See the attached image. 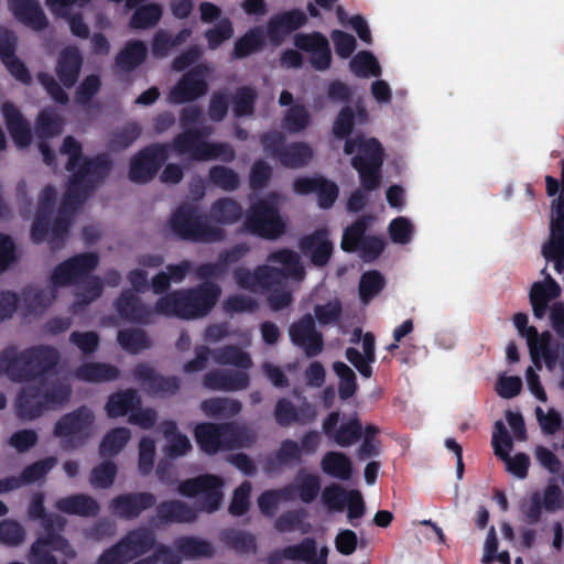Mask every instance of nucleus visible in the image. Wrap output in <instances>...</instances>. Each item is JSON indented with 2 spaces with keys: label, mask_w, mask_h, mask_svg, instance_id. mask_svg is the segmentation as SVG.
Listing matches in <instances>:
<instances>
[{
  "label": "nucleus",
  "mask_w": 564,
  "mask_h": 564,
  "mask_svg": "<svg viewBox=\"0 0 564 564\" xmlns=\"http://www.w3.org/2000/svg\"><path fill=\"white\" fill-rule=\"evenodd\" d=\"M354 127L355 111L346 105L339 110L333 123V134L339 140L346 139L344 144L345 154L350 155L357 152L351 158L350 165L357 171L360 185L366 191H376L380 187L382 181L381 170L384 161V150L376 138L367 139L364 135L349 138Z\"/></svg>",
  "instance_id": "f257e3e1"
},
{
  "label": "nucleus",
  "mask_w": 564,
  "mask_h": 564,
  "mask_svg": "<svg viewBox=\"0 0 564 564\" xmlns=\"http://www.w3.org/2000/svg\"><path fill=\"white\" fill-rule=\"evenodd\" d=\"M43 492H35L28 506V517L40 521L43 534L39 535L30 546L28 561L30 564H68L77 557V551L69 540L63 535L67 520L54 512H47Z\"/></svg>",
  "instance_id": "f03ea898"
},
{
  "label": "nucleus",
  "mask_w": 564,
  "mask_h": 564,
  "mask_svg": "<svg viewBox=\"0 0 564 564\" xmlns=\"http://www.w3.org/2000/svg\"><path fill=\"white\" fill-rule=\"evenodd\" d=\"M221 289L209 281L188 288L174 290L158 299L155 311L165 317L196 319L206 316L216 305Z\"/></svg>",
  "instance_id": "7ed1b4c3"
},
{
  "label": "nucleus",
  "mask_w": 564,
  "mask_h": 564,
  "mask_svg": "<svg viewBox=\"0 0 564 564\" xmlns=\"http://www.w3.org/2000/svg\"><path fill=\"white\" fill-rule=\"evenodd\" d=\"M58 359V351L52 346H33L18 351L11 345L0 352V372L14 382H28L47 373Z\"/></svg>",
  "instance_id": "20e7f679"
},
{
  "label": "nucleus",
  "mask_w": 564,
  "mask_h": 564,
  "mask_svg": "<svg viewBox=\"0 0 564 564\" xmlns=\"http://www.w3.org/2000/svg\"><path fill=\"white\" fill-rule=\"evenodd\" d=\"M171 231L181 240L212 243L223 241L225 231L210 225L207 216L191 204L178 206L169 220Z\"/></svg>",
  "instance_id": "39448f33"
},
{
  "label": "nucleus",
  "mask_w": 564,
  "mask_h": 564,
  "mask_svg": "<svg viewBox=\"0 0 564 564\" xmlns=\"http://www.w3.org/2000/svg\"><path fill=\"white\" fill-rule=\"evenodd\" d=\"M155 533L145 527L129 530L117 543L106 549L97 564H128L156 546Z\"/></svg>",
  "instance_id": "423d86ee"
},
{
  "label": "nucleus",
  "mask_w": 564,
  "mask_h": 564,
  "mask_svg": "<svg viewBox=\"0 0 564 564\" xmlns=\"http://www.w3.org/2000/svg\"><path fill=\"white\" fill-rule=\"evenodd\" d=\"M246 431L236 423H198L194 429L195 441L207 455L231 451L243 446Z\"/></svg>",
  "instance_id": "0eeeda50"
},
{
  "label": "nucleus",
  "mask_w": 564,
  "mask_h": 564,
  "mask_svg": "<svg viewBox=\"0 0 564 564\" xmlns=\"http://www.w3.org/2000/svg\"><path fill=\"white\" fill-rule=\"evenodd\" d=\"M243 228L247 232L267 240H276L284 235L286 225L278 206L267 199L253 203L247 212Z\"/></svg>",
  "instance_id": "6e6552de"
},
{
  "label": "nucleus",
  "mask_w": 564,
  "mask_h": 564,
  "mask_svg": "<svg viewBox=\"0 0 564 564\" xmlns=\"http://www.w3.org/2000/svg\"><path fill=\"white\" fill-rule=\"evenodd\" d=\"M93 411L82 405L76 410L64 414L54 425V435L63 438L64 449L77 448L86 442L89 430L94 423Z\"/></svg>",
  "instance_id": "1a4fd4ad"
},
{
  "label": "nucleus",
  "mask_w": 564,
  "mask_h": 564,
  "mask_svg": "<svg viewBox=\"0 0 564 564\" xmlns=\"http://www.w3.org/2000/svg\"><path fill=\"white\" fill-rule=\"evenodd\" d=\"M170 155L167 143L150 144L130 160L129 178L133 183L145 184L153 180Z\"/></svg>",
  "instance_id": "9d476101"
},
{
  "label": "nucleus",
  "mask_w": 564,
  "mask_h": 564,
  "mask_svg": "<svg viewBox=\"0 0 564 564\" xmlns=\"http://www.w3.org/2000/svg\"><path fill=\"white\" fill-rule=\"evenodd\" d=\"M99 263V257L93 252L75 254L55 267L51 275V283L55 288L78 284L88 276Z\"/></svg>",
  "instance_id": "9b49d317"
},
{
  "label": "nucleus",
  "mask_w": 564,
  "mask_h": 564,
  "mask_svg": "<svg viewBox=\"0 0 564 564\" xmlns=\"http://www.w3.org/2000/svg\"><path fill=\"white\" fill-rule=\"evenodd\" d=\"M133 379L148 395L170 398L181 389V380L176 376H163L145 362H139L132 369Z\"/></svg>",
  "instance_id": "f8f14e48"
},
{
  "label": "nucleus",
  "mask_w": 564,
  "mask_h": 564,
  "mask_svg": "<svg viewBox=\"0 0 564 564\" xmlns=\"http://www.w3.org/2000/svg\"><path fill=\"white\" fill-rule=\"evenodd\" d=\"M207 67L197 65L184 73L169 93V101L174 105L193 102L208 91Z\"/></svg>",
  "instance_id": "ddd939ff"
},
{
  "label": "nucleus",
  "mask_w": 564,
  "mask_h": 564,
  "mask_svg": "<svg viewBox=\"0 0 564 564\" xmlns=\"http://www.w3.org/2000/svg\"><path fill=\"white\" fill-rule=\"evenodd\" d=\"M289 336L291 343L301 348L308 358L316 357L324 350L323 334L316 329L315 319L310 313L290 325Z\"/></svg>",
  "instance_id": "4468645a"
},
{
  "label": "nucleus",
  "mask_w": 564,
  "mask_h": 564,
  "mask_svg": "<svg viewBox=\"0 0 564 564\" xmlns=\"http://www.w3.org/2000/svg\"><path fill=\"white\" fill-rule=\"evenodd\" d=\"M339 411L330 412L322 423V430L325 436L340 447H350L360 441L362 436V424L357 413L341 422Z\"/></svg>",
  "instance_id": "2eb2a0df"
},
{
  "label": "nucleus",
  "mask_w": 564,
  "mask_h": 564,
  "mask_svg": "<svg viewBox=\"0 0 564 564\" xmlns=\"http://www.w3.org/2000/svg\"><path fill=\"white\" fill-rule=\"evenodd\" d=\"M293 191L299 195L316 194L318 207L329 209L339 195V187L322 175L300 176L293 182Z\"/></svg>",
  "instance_id": "dca6fc26"
},
{
  "label": "nucleus",
  "mask_w": 564,
  "mask_h": 564,
  "mask_svg": "<svg viewBox=\"0 0 564 564\" xmlns=\"http://www.w3.org/2000/svg\"><path fill=\"white\" fill-rule=\"evenodd\" d=\"M113 162L107 153H99L91 158H85L75 169L72 176L93 192L96 185L102 183L110 174Z\"/></svg>",
  "instance_id": "f3484780"
},
{
  "label": "nucleus",
  "mask_w": 564,
  "mask_h": 564,
  "mask_svg": "<svg viewBox=\"0 0 564 564\" xmlns=\"http://www.w3.org/2000/svg\"><path fill=\"white\" fill-rule=\"evenodd\" d=\"M113 306L121 319L139 325L152 324L154 314H158L155 306L151 307L143 303L142 300L129 289L120 293Z\"/></svg>",
  "instance_id": "a211bd4d"
},
{
  "label": "nucleus",
  "mask_w": 564,
  "mask_h": 564,
  "mask_svg": "<svg viewBox=\"0 0 564 564\" xmlns=\"http://www.w3.org/2000/svg\"><path fill=\"white\" fill-rule=\"evenodd\" d=\"M155 503L156 497L151 492H128L112 498L109 508L111 513L119 519L134 520Z\"/></svg>",
  "instance_id": "6ab92c4d"
},
{
  "label": "nucleus",
  "mask_w": 564,
  "mask_h": 564,
  "mask_svg": "<svg viewBox=\"0 0 564 564\" xmlns=\"http://www.w3.org/2000/svg\"><path fill=\"white\" fill-rule=\"evenodd\" d=\"M294 45L301 51L311 53L310 63L314 69L326 70L330 67L329 42L321 32L297 33L294 36Z\"/></svg>",
  "instance_id": "aec40b11"
},
{
  "label": "nucleus",
  "mask_w": 564,
  "mask_h": 564,
  "mask_svg": "<svg viewBox=\"0 0 564 564\" xmlns=\"http://www.w3.org/2000/svg\"><path fill=\"white\" fill-rule=\"evenodd\" d=\"M326 228L316 229L310 235L303 236L299 241V248L305 257H310L315 267H325L334 250Z\"/></svg>",
  "instance_id": "412c9836"
},
{
  "label": "nucleus",
  "mask_w": 564,
  "mask_h": 564,
  "mask_svg": "<svg viewBox=\"0 0 564 564\" xmlns=\"http://www.w3.org/2000/svg\"><path fill=\"white\" fill-rule=\"evenodd\" d=\"M306 21V15L299 9L278 13L269 19L264 33L272 44L280 45L288 34L302 28Z\"/></svg>",
  "instance_id": "4be33fe9"
},
{
  "label": "nucleus",
  "mask_w": 564,
  "mask_h": 564,
  "mask_svg": "<svg viewBox=\"0 0 564 564\" xmlns=\"http://www.w3.org/2000/svg\"><path fill=\"white\" fill-rule=\"evenodd\" d=\"M17 36L12 32H6L0 37V59L15 80L29 86L32 83V76L24 62L17 56Z\"/></svg>",
  "instance_id": "5701e85b"
},
{
  "label": "nucleus",
  "mask_w": 564,
  "mask_h": 564,
  "mask_svg": "<svg viewBox=\"0 0 564 564\" xmlns=\"http://www.w3.org/2000/svg\"><path fill=\"white\" fill-rule=\"evenodd\" d=\"M203 384L214 391H241L249 387L250 378L242 370L215 369L204 375Z\"/></svg>",
  "instance_id": "b1692460"
},
{
  "label": "nucleus",
  "mask_w": 564,
  "mask_h": 564,
  "mask_svg": "<svg viewBox=\"0 0 564 564\" xmlns=\"http://www.w3.org/2000/svg\"><path fill=\"white\" fill-rule=\"evenodd\" d=\"M13 17L23 25L40 32L48 26V20L37 0H7Z\"/></svg>",
  "instance_id": "393cba45"
},
{
  "label": "nucleus",
  "mask_w": 564,
  "mask_h": 564,
  "mask_svg": "<svg viewBox=\"0 0 564 564\" xmlns=\"http://www.w3.org/2000/svg\"><path fill=\"white\" fill-rule=\"evenodd\" d=\"M1 111L14 144L18 148L29 147L32 142V130L20 109L14 104L6 101L1 106Z\"/></svg>",
  "instance_id": "a878e982"
},
{
  "label": "nucleus",
  "mask_w": 564,
  "mask_h": 564,
  "mask_svg": "<svg viewBox=\"0 0 564 564\" xmlns=\"http://www.w3.org/2000/svg\"><path fill=\"white\" fill-rule=\"evenodd\" d=\"M45 411L42 383L29 384L20 389L15 401V413L21 420H35Z\"/></svg>",
  "instance_id": "bb28decb"
},
{
  "label": "nucleus",
  "mask_w": 564,
  "mask_h": 564,
  "mask_svg": "<svg viewBox=\"0 0 564 564\" xmlns=\"http://www.w3.org/2000/svg\"><path fill=\"white\" fill-rule=\"evenodd\" d=\"M83 56L76 46L63 48L57 57L55 73L65 88H72L78 80Z\"/></svg>",
  "instance_id": "cd10ccee"
},
{
  "label": "nucleus",
  "mask_w": 564,
  "mask_h": 564,
  "mask_svg": "<svg viewBox=\"0 0 564 564\" xmlns=\"http://www.w3.org/2000/svg\"><path fill=\"white\" fill-rule=\"evenodd\" d=\"M289 561H301L305 564H328L329 550L327 546L317 549L314 538L306 536L300 543L283 547Z\"/></svg>",
  "instance_id": "c85d7f7f"
},
{
  "label": "nucleus",
  "mask_w": 564,
  "mask_h": 564,
  "mask_svg": "<svg viewBox=\"0 0 564 564\" xmlns=\"http://www.w3.org/2000/svg\"><path fill=\"white\" fill-rule=\"evenodd\" d=\"M561 294V286L551 276L544 282H535L530 290V303L534 317L541 319L549 310V302L557 299Z\"/></svg>",
  "instance_id": "c756f323"
},
{
  "label": "nucleus",
  "mask_w": 564,
  "mask_h": 564,
  "mask_svg": "<svg viewBox=\"0 0 564 564\" xmlns=\"http://www.w3.org/2000/svg\"><path fill=\"white\" fill-rule=\"evenodd\" d=\"M55 508L63 513L79 517H96L100 510L97 500L85 494L59 498L55 502Z\"/></svg>",
  "instance_id": "7c9ffc66"
},
{
  "label": "nucleus",
  "mask_w": 564,
  "mask_h": 564,
  "mask_svg": "<svg viewBox=\"0 0 564 564\" xmlns=\"http://www.w3.org/2000/svg\"><path fill=\"white\" fill-rule=\"evenodd\" d=\"M156 518L162 524L191 523L196 520V511L181 500H165L156 506Z\"/></svg>",
  "instance_id": "2f4dec72"
},
{
  "label": "nucleus",
  "mask_w": 564,
  "mask_h": 564,
  "mask_svg": "<svg viewBox=\"0 0 564 564\" xmlns=\"http://www.w3.org/2000/svg\"><path fill=\"white\" fill-rule=\"evenodd\" d=\"M74 377L84 382L99 383L119 379L120 370L110 364L89 361L74 370Z\"/></svg>",
  "instance_id": "473e14b6"
},
{
  "label": "nucleus",
  "mask_w": 564,
  "mask_h": 564,
  "mask_svg": "<svg viewBox=\"0 0 564 564\" xmlns=\"http://www.w3.org/2000/svg\"><path fill=\"white\" fill-rule=\"evenodd\" d=\"M198 133L192 129H185L183 132L175 135L170 145L178 155H189L193 161L204 162L203 153L206 152L205 144H208L207 140H198Z\"/></svg>",
  "instance_id": "72a5a7b5"
},
{
  "label": "nucleus",
  "mask_w": 564,
  "mask_h": 564,
  "mask_svg": "<svg viewBox=\"0 0 564 564\" xmlns=\"http://www.w3.org/2000/svg\"><path fill=\"white\" fill-rule=\"evenodd\" d=\"M141 398L134 389H126L111 393L106 403L107 415L111 419L124 416L141 405Z\"/></svg>",
  "instance_id": "f704fd0d"
},
{
  "label": "nucleus",
  "mask_w": 564,
  "mask_h": 564,
  "mask_svg": "<svg viewBox=\"0 0 564 564\" xmlns=\"http://www.w3.org/2000/svg\"><path fill=\"white\" fill-rule=\"evenodd\" d=\"M264 46V30L261 26H254L249 29L235 42L231 57L234 59H243L254 53L262 51Z\"/></svg>",
  "instance_id": "c9c22d12"
},
{
  "label": "nucleus",
  "mask_w": 564,
  "mask_h": 564,
  "mask_svg": "<svg viewBox=\"0 0 564 564\" xmlns=\"http://www.w3.org/2000/svg\"><path fill=\"white\" fill-rule=\"evenodd\" d=\"M175 553L183 558L213 557L215 554L214 546L210 542L195 538L181 536L174 541Z\"/></svg>",
  "instance_id": "e433bc0d"
},
{
  "label": "nucleus",
  "mask_w": 564,
  "mask_h": 564,
  "mask_svg": "<svg viewBox=\"0 0 564 564\" xmlns=\"http://www.w3.org/2000/svg\"><path fill=\"white\" fill-rule=\"evenodd\" d=\"M209 217L221 225H232L242 217V207L230 197L216 199L209 208Z\"/></svg>",
  "instance_id": "4c0bfd02"
},
{
  "label": "nucleus",
  "mask_w": 564,
  "mask_h": 564,
  "mask_svg": "<svg viewBox=\"0 0 564 564\" xmlns=\"http://www.w3.org/2000/svg\"><path fill=\"white\" fill-rule=\"evenodd\" d=\"M147 46L142 41H128L116 56V65L121 70L131 72L147 58Z\"/></svg>",
  "instance_id": "58836bf2"
},
{
  "label": "nucleus",
  "mask_w": 564,
  "mask_h": 564,
  "mask_svg": "<svg viewBox=\"0 0 564 564\" xmlns=\"http://www.w3.org/2000/svg\"><path fill=\"white\" fill-rule=\"evenodd\" d=\"M322 470L334 478L348 480L352 474L350 458L341 452H327L321 462Z\"/></svg>",
  "instance_id": "ea45409f"
},
{
  "label": "nucleus",
  "mask_w": 564,
  "mask_h": 564,
  "mask_svg": "<svg viewBox=\"0 0 564 564\" xmlns=\"http://www.w3.org/2000/svg\"><path fill=\"white\" fill-rule=\"evenodd\" d=\"M212 357L218 365L235 366L242 371L252 367L250 355L235 345H227L212 350Z\"/></svg>",
  "instance_id": "a19ab883"
},
{
  "label": "nucleus",
  "mask_w": 564,
  "mask_h": 564,
  "mask_svg": "<svg viewBox=\"0 0 564 564\" xmlns=\"http://www.w3.org/2000/svg\"><path fill=\"white\" fill-rule=\"evenodd\" d=\"M202 411L210 417L230 419L238 415L242 409L240 401L229 398H210L200 403Z\"/></svg>",
  "instance_id": "79ce46f5"
},
{
  "label": "nucleus",
  "mask_w": 564,
  "mask_h": 564,
  "mask_svg": "<svg viewBox=\"0 0 564 564\" xmlns=\"http://www.w3.org/2000/svg\"><path fill=\"white\" fill-rule=\"evenodd\" d=\"M312 158L313 151L307 143L292 142L285 144L278 160L284 167L301 169L306 166Z\"/></svg>",
  "instance_id": "37998d69"
},
{
  "label": "nucleus",
  "mask_w": 564,
  "mask_h": 564,
  "mask_svg": "<svg viewBox=\"0 0 564 564\" xmlns=\"http://www.w3.org/2000/svg\"><path fill=\"white\" fill-rule=\"evenodd\" d=\"M220 540L238 554L257 552V539L252 533L238 529H226L221 531Z\"/></svg>",
  "instance_id": "c03bdc74"
},
{
  "label": "nucleus",
  "mask_w": 564,
  "mask_h": 564,
  "mask_svg": "<svg viewBox=\"0 0 564 564\" xmlns=\"http://www.w3.org/2000/svg\"><path fill=\"white\" fill-rule=\"evenodd\" d=\"M62 117L51 108L41 110L36 117L35 131L40 139L59 135L63 131Z\"/></svg>",
  "instance_id": "a18cd8bd"
},
{
  "label": "nucleus",
  "mask_w": 564,
  "mask_h": 564,
  "mask_svg": "<svg viewBox=\"0 0 564 564\" xmlns=\"http://www.w3.org/2000/svg\"><path fill=\"white\" fill-rule=\"evenodd\" d=\"M258 93L251 86H240L231 97L232 112L236 118L249 117L254 113Z\"/></svg>",
  "instance_id": "49530a36"
},
{
  "label": "nucleus",
  "mask_w": 564,
  "mask_h": 564,
  "mask_svg": "<svg viewBox=\"0 0 564 564\" xmlns=\"http://www.w3.org/2000/svg\"><path fill=\"white\" fill-rule=\"evenodd\" d=\"M131 433L127 427H115L108 431L99 445V455L101 457H112L119 454L127 445Z\"/></svg>",
  "instance_id": "de8ad7c7"
},
{
  "label": "nucleus",
  "mask_w": 564,
  "mask_h": 564,
  "mask_svg": "<svg viewBox=\"0 0 564 564\" xmlns=\"http://www.w3.org/2000/svg\"><path fill=\"white\" fill-rule=\"evenodd\" d=\"M386 286V279L378 270H369L361 274L359 280V299L361 303L368 304Z\"/></svg>",
  "instance_id": "09e8293b"
},
{
  "label": "nucleus",
  "mask_w": 564,
  "mask_h": 564,
  "mask_svg": "<svg viewBox=\"0 0 564 564\" xmlns=\"http://www.w3.org/2000/svg\"><path fill=\"white\" fill-rule=\"evenodd\" d=\"M134 9L129 21V26L134 30L153 28L162 18V8L158 3H149Z\"/></svg>",
  "instance_id": "8fccbe9b"
},
{
  "label": "nucleus",
  "mask_w": 564,
  "mask_h": 564,
  "mask_svg": "<svg viewBox=\"0 0 564 564\" xmlns=\"http://www.w3.org/2000/svg\"><path fill=\"white\" fill-rule=\"evenodd\" d=\"M117 340L126 351L139 354L151 347L147 333L141 328H126L118 332Z\"/></svg>",
  "instance_id": "3c124183"
},
{
  "label": "nucleus",
  "mask_w": 564,
  "mask_h": 564,
  "mask_svg": "<svg viewBox=\"0 0 564 564\" xmlns=\"http://www.w3.org/2000/svg\"><path fill=\"white\" fill-rule=\"evenodd\" d=\"M369 218L366 216L359 217L350 226H348L343 234L340 247L346 252H357L360 243L365 239L368 229Z\"/></svg>",
  "instance_id": "603ef678"
},
{
  "label": "nucleus",
  "mask_w": 564,
  "mask_h": 564,
  "mask_svg": "<svg viewBox=\"0 0 564 564\" xmlns=\"http://www.w3.org/2000/svg\"><path fill=\"white\" fill-rule=\"evenodd\" d=\"M89 193L84 185L70 176L58 213L64 215L74 214Z\"/></svg>",
  "instance_id": "864d4df0"
},
{
  "label": "nucleus",
  "mask_w": 564,
  "mask_h": 564,
  "mask_svg": "<svg viewBox=\"0 0 564 564\" xmlns=\"http://www.w3.org/2000/svg\"><path fill=\"white\" fill-rule=\"evenodd\" d=\"M82 289L75 293V302L72 304V312L77 313L91 302L97 300L102 293V283L99 276H86Z\"/></svg>",
  "instance_id": "5fc2aeb1"
},
{
  "label": "nucleus",
  "mask_w": 564,
  "mask_h": 564,
  "mask_svg": "<svg viewBox=\"0 0 564 564\" xmlns=\"http://www.w3.org/2000/svg\"><path fill=\"white\" fill-rule=\"evenodd\" d=\"M301 458L302 454L299 443L293 440H284L274 456L267 459L265 469L271 471L276 468V465H289L293 462H301Z\"/></svg>",
  "instance_id": "6e6d98bb"
},
{
  "label": "nucleus",
  "mask_w": 564,
  "mask_h": 564,
  "mask_svg": "<svg viewBox=\"0 0 564 564\" xmlns=\"http://www.w3.org/2000/svg\"><path fill=\"white\" fill-rule=\"evenodd\" d=\"M311 124V115L304 105H292L284 113L282 128L289 133H299Z\"/></svg>",
  "instance_id": "4d7b16f0"
},
{
  "label": "nucleus",
  "mask_w": 564,
  "mask_h": 564,
  "mask_svg": "<svg viewBox=\"0 0 564 564\" xmlns=\"http://www.w3.org/2000/svg\"><path fill=\"white\" fill-rule=\"evenodd\" d=\"M57 464L55 456H48L43 459L36 460L21 471L19 479L21 486L34 484L44 478Z\"/></svg>",
  "instance_id": "13d9d810"
},
{
  "label": "nucleus",
  "mask_w": 564,
  "mask_h": 564,
  "mask_svg": "<svg viewBox=\"0 0 564 564\" xmlns=\"http://www.w3.org/2000/svg\"><path fill=\"white\" fill-rule=\"evenodd\" d=\"M209 182L227 192L236 191L240 185V178L237 172L224 165H214L208 171Z\"/></svg>",
  "instance_id": "bf43d9fd"
},
{
  "label": "nucleus",
  "mask_w": 564,
  "mask_h": 564,
  "mask_svg": "<svg viewBox=\"0 0 564 564\" xmlns=\"http://www.w3.org/2000/svg\"><path fill=\"white\" fill-rule=\"evenodd\" d=\"M350 70L358 77L379 76L380 65L375 55L369 51H361L356 54L350 63Z\"/></svg>",
  "instance_id": "052dcab7"
},
{
  "label": "nucleus",
  "mask_w": 564,
  "mask_h": 564,
  "mask_svg": "<svg viewBox=\"0 0 564 564\" xmlns=\"http://www.w3.org/2000/svg\"><path fill=\"white\" fill-rule=\"evenodd\" d=\"M232 35L234 26L229 18L220 19L213 28L207 29L204 34L208 48L212 51L217 50L224 42L231 39Z\"/></svg>",
  "instance_id": "680f3d73"
},
{
  "label": "nucleus",
  "mask_w": 564,
  "mask_h": 564,
  "mask_svg": "<svg viewBox=\"0 0 564 564\" xmlns=\"http://www.w3.org/2000/svg\"><path fill=\"white\" fill-rule=\"evenodd\" d=\"M142 129L137 122H128L113 132L109 141L111 150H124L129 148L141 135Z\"/></svg>",
  "instance_id": "e2e57ef3"
},
{
  "label": "nucleus",
  "mask_w": 564,
  "mask_h": 564,
  "mask_svg": "<svg viewBox=\"0 0 564 564\" xmlns=\"http://www.w3.org/2000/svg\"><path fill=\"white\" fill-rule=\"evenodd\" d=\"M268 261L282 264L286 275L301 276L303 274L300 257L293 250L280 249L274 251L268 257Z\"/></svg>",
  "instance_id": "0e129e2a"
},
{
  "label": "nucleus",
  "mask_w": 564,
  "mask_h": 564,
  "mask_svg": "<svg viewBox=\"0 0 564 564\" xmlns=\"http://www.w3.org/2000/svg\"><path fill=\"white\" fill-rule=\"evenodd\" d=\"M297 497L304 503L313 502L321 491V478L315 474L297 475Z\"/></svg>",
  "instance_id": "69168bd1"
},
{
  "label": "nucleus",
  "mask_w": 564,
  "mask_h": 564,
  "mask_svg": "<svg viewBox=\"0 0 564 564\" xmlns=\"http://www.w3.org/2000/svg\"><path fill=\"white\" fill-rule=\"evenodd\" d=\"M251 482L245 480L235 490L228 511L234 517L246 514L250 508Z\"/></svg>",
  "instance_id": "338daca9"
},
{
  "label": "nucleus",
  "mask_w": 564,
  "mask_h": 564,
  "mask_svg": "<svg viewBox=\"0 0 564 564\" xmlns=\"http://www.w3.org/2000/svg\"><path fill=\"white\" fill-rule=\"evenodd\" d=\"M117 471L118 468L113 462H104L93 468L90 484L96 488L107 489L113 485Z\"/></svg>",
  "instance_id": "774afa93"
}]
</instances>
